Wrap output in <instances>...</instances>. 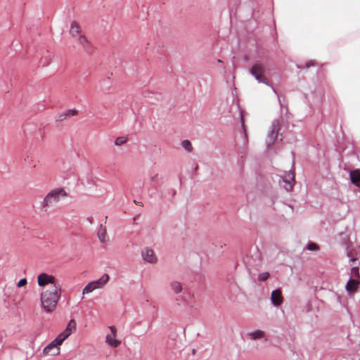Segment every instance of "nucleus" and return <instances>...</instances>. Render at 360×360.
Returning <instances> with one entry per match:
<instances>
[{"instance_id":"f257e3e1","label":"nucleus","mask_w":360,"mask_h":360,"mask_svg":"<svg viewBox=\"0 0 360 360\" xmlns=\"http://www.w3.org/2000/svg\"><path fill=\"white\" fill-rule=\"evenodd\" d=\"M61 292L62 288L60 285L51 286L41 292L40 302L45 312L51 313L55 310L61 297Z\"/></svg>"},{"instance_id":"f03ea898","label":"nucleus","mask_w":360,"mask_h":360,"mask_svg":"<svg viewBox=\"0 0 360 360\" xmlns=\"http://www.w3.org/2000/svg\"><path fill=\"white\" fill-rule=\"evenodd\" d=\"M67 196V193L62 188H57L51 191L44 198L41 205L44 208L54 206L61 198Z\"/></svg>"},{"instance_id":"7ed1b4c3","label":"nucleus","mask_w":360,"mask_h":360,"mask_svg":"<svg viewBox=\"0 0 360 360\" xmlns=\"http://www.w3.org/2000/svg\"><path fill=\"white\" fill-rule=\"evenodd\" d=\"M109 281V276L107 274H104L99 279L89 282L82 290V294H89L96 289H100L104 287V285Z\"/></svg>"},{"instance_id":"20e7f679","label":"nucleus","mask_w":360,"mask_h":360,"mask_svg":"<svg viewBox=\"0 0 360 360\" xmlns=\"http://www.w3.org/2000/svg\"><path fill=\"white\" fill-rule=\"evenodd\" d=\"M280 129V122L278 120L273 121L270 129L268 132L266 143L267 147L271 146L276 140Z\"/></svg>"},{"instance_id":"39448f33","label":"nucleus","mask_w":360,"mask_h":360,"mask_svg":"<svg viewBox=\"0 0 360 360\" xmlns=\"http://www.w3.org/2000/svg\"><path fill=\"white\" fill-rule=\"evenodd\" d=\"M264 72V67L262 64L259 63L255 64L250 69L251 75L257 80L258 82L269 85L267 79L263 77Z\"/></svg>"},{"instance_id":"423d86ee","label":"nucleus","mask_w":360,"mask_h":360,"mask_svg":"<svg viewBox=\"0 0 360 360\" xmlns=\"http://www.w3.org/2000/svg\"><path fill=\"white\" fill-rule=\"evenodd\" d=\"M37 283H38V285L40 287H45L47 285H51V286L60 285L56 281V278L54 276L46 274V273H41L38 275Z\"/></svg>"},{"instance_id":"0eeeda50","label":"nucleus","mask_w":360,"mask_h":360,"mask_svg":"<svg viewBox=\"0 0 360 360\" xmlns=\"http://www.w3.org/2000/svg\"><path fill=\"white\" fill-rule=\"evenodd\" d=\"M110 334H108L105 337V342L112 347H117L120 345V341L116 339L117 330L114 326H109Z\"/></svg>"},{"instance_id":"6e6552de","label":"nucleus","mask_w":360,"mask_h":360,"mask_svg":"<svg viewBox=\"0 0 360 360\" xmlns=\"http://www.w3.org/2000/svg\"><path fill=\"white\" fill-rule=\"evenodd\" d=\"M143 259L150 264H155L158 261V258L154 251L149 248H145L141 252Z\"/></svg>"},{"instance_id":"1a4fd4ad","label":"nucleus","mask_w":360,"mask_h":360,"mask_svg":"<svg viewBox=\"0 0 360 360\" xmlns=\"http://www.w3.org/2000/svg\"><path fill=\"white\" fill-rule=\"evenodd\" d=\"M283 181L285 184L284 186L285 190L287 191H290L295 184V174L293 172L289 171L285 172V174L282 176Z\"/></svg>"},{"instance_id":"9d476101","label":"nucleus","mask_w":360,"mask_h":360,"mask_svg":"<svg viewBox=\"0 0 360 360\" xmlns=\"http://www.w3.org/2000/svg\"><path fill=\"white\" fill-rule=\"evenodd\" d=\"M60 346L56 344L55 340L51 341L48 345H46L43 349V354L44 355H57L60 353V349L58 347Z\"/></svg>"},{"instance_id":"9b49d317","label":"nucleus","mask_w":360,"mask_h":360,"mask_svg":"<svg viewBox=\"0 0 360 360\" xmlns=\"http://www.w3.org/2000/svg\"><path fill=\"white\" fill-rule=\"evenodd\" d=\"M271 302L275 307L280 306L283 302L282 292L280 289H276L271 292Z\"/></svg>"},{"instance_id":"f8f14e48","label":"nucleus","mask_w":360,"mask_h":360,"mask_svg":"<svg viewBox=\"0 0 360 360\" xmlns=\"http://www.w3.org/2000/svg\"><path fill=\"white\" fill-rule=\"evenodd\" d=\"M78 43L82 46L83 50L86 53H91L93 51V47L91 43L87 40V39L84 36L80 35L79 37Z\"/></svg>"},{"instance_id":"ddd939ff","label":"nucleus","mask_w":360,"mask_h":360,"mask_svg":"<svg viewBox=\"0 0 360 360\" xmlns=\"http://www.w3.org/2000/svg\"><path fill=\"white\" fill-rule=\"evenodd\" d=\"M360 285V281L349 278L346 284L345 288L348 293H353L357 290Z\"/></svg>"},{"instance_id":"4468645a","label":"nucleus","mask_w":360,"mask_h":360,"mask_svg":"<svg viewBox=\"0 0 360 360\" xmlns=\"http://www.w3.org/2000/svg\"><path fill=\"white\" fill-rule=\"evenodd\" d=\"M246 336L251 340H256L264 338L265 333L262 330H256L247 333Z\"/></svg>"},{"instance_id":"2eb2a0df","label":"nucleus","mask_w":360,"mask_h":360,"mask_svg":"<svg viewBox=\"0 0 360 360\" xmlns=\"http://www.w3.org/2000/svg\"><path fill=\"white\" fill-rule=\"evenodd\" d=\"M97 235L101 243H105L107 242V231L106 228L103 224L100 225L99 229H98Z\"/></svg>"},{"instance_id":"dca6fc26","label":"nucleus","mask_w":360,"mask_h":360,"mask_svg":"<svg viewBox=\"0 0 360 360\" xmlns=\"http://www.w3.org/2000/svg\"><path fill=\"white\" fill-rule=\"evenodd\" d=\"M350 179L353 184L360 187V171L354 170L350 172Z\"/></svg>"},{"instance_id":"f3484780","label":"nucleus","mask_w":360,"mask_h":360,"mask_svg":"<svg viewBox=\"0 0 360 360\" xmlns=\"http://www.w3.org/2000/svg\"><path fill=\"white\" fill-rule=\"evenodd\" d=\"M76 328V322L75 320L71 319L66 328L62 332L68 338L72 334V331Z\"/></svg>"},{"instance_id":"a211bd4d","label":"nucleus","mask_w":360,"mask_h":360,"mask_svg":"<svg viewBox=\"0 0 360 360\" xmlns=\"http://www.w3.org/2000/svg\"><path fill=\"white\" fill-rule=\"evenodd\" d=\"M172 290L175 294H179L182 291V285L181 283L176 281H173L169 284Z\"/></svg>"},{"instance_id":"6ab92c4d","label":"nucleus","mask_w":360,"mask_h":360,"mask_svg":"<svg viewBox=\"0 0 360 360\" xmlns=\"http://www.w3.org/2000/svg\"><path fill=\"white\" fill-rule=\"evenodd\" d=\"M79 32H80L79 25L77 22L73 21L70 25V34L72 35L73 37H75V36L77 35Z\"/></svg>"},{"instance_id":"aec40b11","label":"nucleus","mask_w":360,"mask_h":360,"mask_svg":"<svg viewBox=\"0 0 360 360\" xmlns=\"http://www.w3.org/2000/svg\"><path fill=\"white\" fill-rule=\"evenodd\" d=\"M357 281H360L359 269L358 266H353L351 269L350 278Z\"/></svg>"},{"instance_id":"412c9836","label":"nucleus","mask_w":360,"mask_h":360,"mask_svg":"<svg viewBox=\"0 0 360 360\" xmlns=\"http://www.w3.org/2000/svg\"><path fill=\"white\" fill-rule=\"evenodd\" d=\"M181 146L182 148L186 150L187 152L190 153L193 150V146L190 141L188 140H184L181 142Z\"/></svg>"},{"instance_id":"4be33fe9","label":"nucleus","mask_w":360,"mask_h":360,"mask_svg":"<svg viewBox=\"0 0 360 360\" xmlns=\"http://www.w3.org/2000/svg\"><path fill=\"white\" fill-rule=\"evenodd\" d=\"M68 338L63 333H60L55 339L56 344L61 345L63 342Z\"/></svg>"},{"instance_id":"5701e85b","label":"nucleus","mask_w":360,"mask_h":360,"mask_svg":"<svg viewBox=\"0 0 360 360\" xmlns=\"http://www.w3.org/2000/svg\"><path fill=\"white\" fill-rule=\"evenodd\" d=\"M127 141V138L126 136H119L115 140V145L120 146L124 143H126Z\"/></svg>"},{"instance_id":"b1692460","label":"nucleus","mask_w":360,"mask_h":360,"mask_svg":"<svg viewBox=\"0 0 360 360\" xmlns=\"http://www.w3.org/2000/svg\"><path fill=\"white\" fill-rule=\"evenodd\" d=\"M269 277V273L266 271V272H262V273H260L259 275H258V280L259 281H266Z\"/></svg>"},{"instance_id":"393cba45","label":"nucleus","mask_w":360,"mask_h":360,"mask_svg":"<svg viewBox=\"0 0 360 360\" xmlns=\"http://www.w3.org/2000/svg\"><path fill=\"white\" fill-rule=\"evenodd\" d=\"M307 249L310 251H314L319 250V246L316 243L310 242L307 245Z\"/></svg>"},{"instance_id":"a878e982","label":"nucleus","mask_w":360,"mask_h":360,"mask_svg":"<svg viewBox=\"0 0 360 360\" xmlns=\"http://www.w3.org/2000/svg\"><path fill=\"white\" fill-rule=\"evenodd\" d=\"M77 114V110H75V109H70V110H68L65 111L64 116L71 117V116H74V115H75Z\"/></svg>"},{"instance_id":"bb28decb","label":"nucleus","mask_w":360,"mask_h":360,"mask_svg":"<svg viewBox=\"0 0 360 360\" xmlns=\"http://www.w3.org/2000/svg\"><path fill=\"white\" fill-rule=\"evenodd\" d=\"M27 279L25 278H21L18 281V283L17 284V286L18 288L22 287V286L25 285L27 284Z\"/></svg>"},{"instance_id":"cd10ccee","label":"nucleus","mask_w":360,"mask_h":360,"mask_svg":"<svg viewBox=\"0 0 360 360\" xmlns=\"http://www.w3.org/2000/svg\"><path fill=\"white\" fill-rule=\"evenodd\" d=\"M240 115L241 124H242V127H243V128L244 133H245V136H247V134H246V132H245V124H244V119H243V117L242 112H240Z\"/></svg>"},{"instance_id":"c85d7f7f","label":"nucleus","mask_w":360,"mask_h":360,"mask_svg":"<svg viewBox=\"0 0 360 360\" xmlns=\"http://www.w3.org/2000/svg\"><path fill=\"white\" fill-rule=\"evenodd\" d=\"M64 115H65V112L60 113L59 115L58 120L62 121V120H65L66 117H68L67 116H64Z\"/></svg>"},{"instance_id":"c756f323","label":"nucleus","mask_w":360,"mask_h":360,"mask_svg":"<svg viewBox=\"0 0 360 360\" xmlns=\"http://www.w3.org/2000/svg\"><path fill=\"white\" fill-rule=\"evenodd\" d=\"M158 178V174H155L154 175H153L150 177V179H151L152 181H157Z\"/></svg>"},{"instance_id":"7c9ffc66","label":"nucleus","mask_w":360,"mask_h":360,"mask_svg":"<svg viewBox=\"0 0 360 360\" xmlns=\"http://www.w3.org/2000/svg\"><path fill=\"white\" fill-rule=\"evenodd\" d=\"M314 63L313 61H309L306 63L307 68H309L310 67L314 66Z\"/></svg>"},{"instance_id":"2f4dec72","label":"nucleus","mask_w":360,"mask_h":360,"mask_svg":"<svg viewBox=\"0 0 360 360\" xmlns=\"http://www.w3.org/2000/svg\"><path fill=\"white\" fill-rule=\"evenodd\" d=\"M356 261V259H354V257H350V262L354 263V262Z\"/></svg>"},{"instance_id":"473e14b6","label":"nucleus","mask_w":360,"mask_h":360,"mask_svg":"<svg viewBox=\"0 0 360 360\" xmlns=\"http://www.w3.org/2000/svg\"><path fill=\"white\" fill-rule=\"evenodd\" d=\"M278 101H279V103H280V105H281V107L282 108V106H283V105H282V104H281V99H280V98H279V96H278Z\"/></svg>"},{"instance_id":"72a5a7b5","label":"nucleus","mask_w":360,"mask_h":360,"mask_svg":"<svg viewBox=\"0 0 360 360\" xmlns=\"http://www.w3.org/2000/svg\"><path fill=\"white\" fill-rule=\"evenodd\" d=\"M134 202H135L136 204L141 205V206H143V204H142V203H139V201H136V200H134Z\"/></svg>"},{"instance_id":"f704fd0d","label":"nucleus","mask_w":360,"mask_h":360,"mask_svg":"<svg viewBox=\"0 0 360 360\" xmlns=\"http://www.w3.org/2000/svg\"><path fill=\"white\" fill-rule=\"evenodd\" d=\"M50 60V58L49 59ZM49 63V60H47V62L46 63H43V65H47Z\"/></svg>"},{"instance_id":"c9c22d12","label":"nucleus","mask_w":360,"mask_h":360,"mask_svg":"<svg viewBox=\"0 0 360 360\" xmlns=\"http://www.w3.org/2000/svg\"><path fill=\"white\" fill-rule=\"evenodd\" d=\"M217 62H218V63H222V60H220V59H218Z\"/></svg>"},{"instance_id":"e433bc0d","label":"nucleus","mask_w":360,"mask_h":360,"mask_svg":"<svg viewBox=\"0 0 360 360\" xmlns=\"http://www.w3.org/2000/svg\"><path fill=\"white\" fill-rule=\"evenodd\" d=\"M29 160V157H27V158L25 159V161H28Z\"/></svg>"},{"instance_id":"4c0bfd02","label":"nucleus","mask_w":360,"mask_h":360,"mask_svg":"<svg viewBox=\"0 0 360 360\" xmlns=\"http://www.w3.org/2000/svg\"><path fill=\"white\" fill-rule=\"evenodd\" d=\"M273 91H274V92L276 94H277V92H276V91L274 89H273Z\"/></svg>"}]
</instances>
